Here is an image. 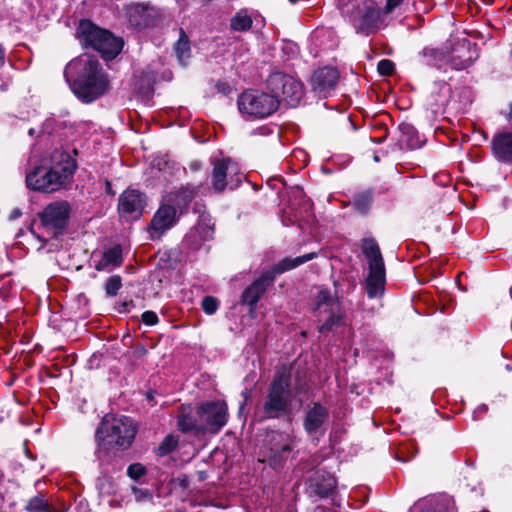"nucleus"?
<instances>
[{"mask_svg":"<svg viewBox=\"0 0 512 512\" xmlns=\"http://www.w3.org/2000/svg\"><path fill=\"white\" fill-rule=\"evenodd\" d=\"M76 169V160L62 148H55L26 175V184L32 190L52 193L65 188Z\"/></svg>","mask_w":512,"mask_h":512,"instance_id":"obj_1","label":"nucleus"},{"mask_svg":"<svg viewBox=\"0 0 512 512\" xmlns=\"http://www.w3.org/2000/svg\"><path fill=\"white\" fill-rule=\"evenodd\" d=\"M64 77L73 93L83 102L90 103L102 96L109 87V80L97 59L81 55L70 61Z\"/></svg>","mask_w":512,"mask_h":512,"instance_id":"obj_2","label":"nucleus"},{"mask_svg":"<svg viewBox=\"0 0 512 512\" xmlns=\"http://www.w3.org/2000/svg\"><path fill=\"white\" fill-rule=\"evenodd\" d=\"M291 375L285 369L278 371L270 383L258 408L261 419H277L290 414L293 406Z\"/></svg>","mask_w":512,"mask_h":512,"instance_id":"obj_3","label":"nucleus"},{"mask_svg":"<svg viewBox=\"0 0 512 512\" xmlns=\"http://www.w3.org/2000/svg\"><path fill=\"white\" fill-rule=\"evenodd\" d=\"M135 435L136 428L129 417L106 415L95 433L98 445L96 457L100 465H102L104 461L106 446L116 445L122 448H128L131 446Z\"/></svg>","mask_w":512,"mask_h":512,"instance_id":"obj_4","label":"nucleus"},{"mask_svg":"<svg viewBox=\"0 0 512 512\" xmlns=\"http://www.w3.org/2000/svg\"><path fill=\"white\" fill-rule=\"evenodd\" d=\"M339 8L359 34L369 36L385 26L373 0H339Z\"/></svg>","mask_w":512,"mask_h":512,"instance_id":"obj_5","label":"nucleus"},{"mask_svg":"<svg viewBox=\"0 0 512 512\" xmlns=\"http://www.w3.org/2000/svg\"><path fill=\"white\" fill-rule=\"evenodd\" d=\"M318 253L311 252L295 258L286 257L282 259L272 270L265 271L258 279L249 285L242 293V303L250 306L251 309L256 307L257 302L271 286L275 280L276 274H281L288 270L294 269L310 260L315 259Z\"/></svg>","mask_w":512,"mask_h":512,"instance_id":"obj_6","label":"nucleus"},{"mask_svg":"<svg viewBox=\"0 0 512 512\" xmlns=\"http://www.w3.org/2000/svg\"><path fill=\"white\" fill-rule=\"evenodd\" d=\"M266 87L273 98L281 102H286L289 106H295L303 96L302 84L293 76L283 72H273L266 81Z\"/></svg>","mask_w":512,"mask_h":512,"instance_id":"obj_7","label":"nucleus"},{"mask_svg":"<svg viewBox=\"0 0 512 512\" xmlns=\"http://www.w3.org/2000/svg\"><path fill=\"white\" fill-rule=\"evenodd\" d=\"M238 109L242 115L254 118H265L278 109V101L270 93L259 90H248L238 98Z\"/></svg>","mask_w":512,"mask_h":512,"instance_id":"obj_8","label":"nucleus"},{"mask_svg":"<svg viewBox=\"0 0 512 512\" xmlns=\"http://www.w3.org/2000/svg\"><path fill=\"white\" fill-rule=\"evenodd\" d=\"M71 208L67 201H55L48 204L41 213L39 218L42 226L53 237L60 235L68 225Z\"/></svg>","mask_w":512,"mask_h":512,"instance_id":"obj_9","label":"nucleus"},{"mask_svg":"<svg viewBox=\"0 0 512 512\" xmlns=\"http://www.w3.org/2000/svg\"><path fill=\"white\" fill-rule=\"evenodd\" d=\"M203 433H218L227 422V406L224 402L202 403L197 409Z\"/></svg>","mask_w":512,"mask_h":512,"instance_id":"obj_10","label":"nucleus"},{"mask_svg":"<svg viewBox=\"0 0 512 512\" xmlns=\"http://www.w3.org/2000/svg\"><path fill=\"white\" fill-rule=\"evenodd\" d=\"M292 451L293 441L288 434L273 433L262 461L267 462L272 468L278 469L291 457Z\"/></svg>","mask_w":512,"mask_h":512,"instance_id":"obj_11","label":"nucleus"},{"mask_svg":"<svg viewBox=\"0 0 512 512\" xmlns=\"http://www.w3.org/2000/svg\"><path fill=\"white\" fill-rule=\"evenodd\" d=\"M336 479L326 471H314L306 481V494L313 500L331 497L336 493Z\"/></svg>","mask_w":512,"mask_h":512,"instance_id":"obj_12","label":"nucleus"},{"mask_svg":"<svg viewBox=\"0 0 512 512\" xmlns=\"http://www.w3.org/2000/svg\"><path fill=\"white\" fill-rule=\"evenodd\" d=\"M315 310L318 312V316L322 312L329 314L328 319L319 328L321 333L331 331L335 326L339 325L342 319L338 300L326 289L318 292Z\"/></svg>","mask_w":512,"mask_h":512,"instance_id":"obj_13","label":"nucleus"},{"mask_svg":"<svg viewBox=\"0 0 512 512\" xmlns=\"http://www.w3.org/2000/svg\"><path fill=\"white\" fill-rule=\"evenodd\" d=\"M238 173V165L230 158L222 159L214 164L212 173V186L215 191L222 192L231 183V188L236 187L241 181Z\"/></svg>","mask_w":512,"mask_h":512,"instance_id":"obj_14","label":"nucleus"},{"mask_svg":"<svg viewBox=\"0 0 512 512\" xmlns=\"http://www.w3.org/2000/svg\"><path fill=\"white\" fill-rule=\"evenodd\" d=\"M146 196L136 189H127L119 197L118 211L121 217L137 220L146 206Z\"/></svg>","mask_w":512,"mask_h":512,"instance_id":"obj_15","label":"nucleus"},{"mask_svg":"<svg viewBox=\"0 0 512 512\" xmlns=\"http://www.w3.org/2000/svg\"><path fill=\"white\" fill-rule=\"evenodd\" d=\"M214 228L208 214L200 215L198 223L189 230L182 241V247L190 251L200 249L202 244L213 238Z\"/></svg>","mask_w":512,"mask_h":512,"instance_id":"obj_16","label":"nucleus"},{"mask_svg":"<svg viewBox=\"0 0 512 512\" xmlns=\"http://www.w3.org/2000/svg\"><path fill=\"white\" fill-rule=\"evenodd\" d=\"M177 209L170 204H162L154 214L150 223L151 238H160L177 222Z\"/></svg>","mask_w":512,"mask_h":512,"instance_id":"obj_17","label":"nucleus"},{"mask_svg":"<svg viewBox=\"0 0 512 512\" xmlns=\"http://www.w3.org/2000/svg\"><path fill=\"white\" fill-rule=\"evenodd\" d=\"M477 58L478 53L475 45L463 41L454 49L450 57L447 55V63L453 70L460 71L471 66Z\"/></svg>","mask_w":512,"mask_h":512,"instance_id":"obj_18","label":"nucleus"},{"mask_svg":"<svg viewBox=\"0 0 512 512\" xmlns=\"http://www.w3.org/2000/svg\"><path fill=\"white\" fill-rule=\"evenodd\" d=\"M415 63L418 67H430L441 70L447 63V51L442 48L425 46L418 52Z\"/></svg>","mask_w":512,"mask_h":512,"instance_id":"obj_19","label":"nucleus"},{"mask_svg":"<svg viewBox=\"0 0 512 512\" xmlns=\"http://www.w3.org/2000/svg\"><path fill=\"white\" fill-rule=\"evenodd\" d=\"M339 79V73L331 67H323L316 70L311 77V86L314 91L328 93L334 89Z\"/></svg>","mask_w":512,"mask_h":512,"instance_id":"obj_20","label":"nucleus"},{"mask_svg":"<svg viewBox=\"0 0 512 512\" xmlns=\"http://www.w3.org/2000/svg\"><path fill=\"white\" fill-rule=\"evenodd\" d=\"M368 269L365 281L367 295L369 298L381 296L384 293L386 283L385 265L374 264Z\"/></svg>","mask_w":512,"mask_h":512,"instance_id":"obj_21","label":"nucleus"},{"mask_svg":"<svg viewBox=\"0 0 512 512\" xmlns=\"http://www.w3.org/2000/svg\"><path fill=\"white\" fill-rule=\"evenodd\" d=\"M329 411L320 403H313L308 407L303 426L307 433L313 434L317 432L322 425L328 420Z\"/></svg>","mask_w":512,"mask_h":512,"instance_id":"obj_22","label":"nucleus"},{"mask_svg":"<svg viewBox=\"0 0 512 512\" xmlns=\"http://www.w3.org/2000/svg\"><path fill=\"white\" fill-rule=\"evenodd\" d=\"M80 42L85 47H91L97 51L98 43L102 42L103 29L97 27L90 20H81L77 29Z\"/></svg>","mask_w":512,"mask_h":512,"instance_id":"obj_23","label":"nucleus"},{"mask_svg":"<svg viewBox=\"0 0 512 512\" xmlns=\"http://www.w3.org/2000/svg\"><path fill=\"white\" fill-rule=\"evenodd\" d=\"M80 42L85 47H91L97 51L98 43L102 42L103 29L97 27L90 20H81L77 29Z\"/></svg>","mask_w":512,"mask_h":512,"instance_id":"obj_24","label":"nucleus"},{"mask_svg":"<svg viewBox=\"0 0 512 512\" xmlns=\"http://www.w3.org/2000/svg\"><path fill=\"white\" fill-rule=\"evenodd\" d=\"M419 512H456L454 500L448 495L425 498L416 504Z\"/></svg>","mask_w":512,"mask_h":512,"instance_id":"obj_25","label":"nucleus"},{"mask_svg":"<svg viewBox=\"0 0 512 512\" xmlns=\"http://www.w3.org/2000/svg\"><path fill=\"white\" fill-rule=\"evenodd\" d=\"M492 149L497 160L512 163V132H504L494 136Z\"/></svg>","mask_w":512,"mask_h":512,"instance_id":"obj_26","label":"nucleus"},{"mask_svg":"<svg viewBox=\"0 0 512 512\" xmlns=\"http://www.w3.org/2000/svg\"><path fill=\"white\" fill-rule=\"evenodd\" d=\"M102 42L98 43L97 51L102 55L103 58L113 59L115 58L123 47V41L121 38L115 37L109 31L103 29Z\"/></svg>","mask_w":512,"mask_h":512,"instance_id":"obj_27","label":"nucleus"},{"mask_svg":"<svg viewBox=\"0 0 512 512\" xmlns=\"http://www.w3.org/2000/svg\"><path fill=\"white\" fill-rule=\"evenodd\" d=\"M129 23L135 28H143L150 24L151 9L142 4H131L126 8Z\"/></svg>","mask_w":512,"mask_h":512,"instance_id":"obj_28","label":"nucleus"},{"mask_svg":"<svg viewBox=\"0 0 512 512\" xmlns=\"http://www.w3.org/2000/svg\"><path fill=\"white\" fill-rule=\"evenodd\" d=\"M122 262V248L120 245H114L103 253L101 260L95 265V269L98 271L108 270L120 266Z\"/></svg>","mask_w":512,"mask_h":512,"instance_id":"obj_29","label":"nucleus"},{"mask_svg":"<svg viewBox=\"0 0 512 512\" xmlns=\"http://www.w3.org/2000/svg\"><path fill=\"white\" fill-rule=\"evenodd\" d=\"M24 509L26 512H63V510L50 502L43 493H37L28 499Z\"/></svg>","mask_w":512,"mask_h":512,"instance_id":"obj_30","label":"nucleus"},{"mask_svg":"<svg viewBox=\"0 0 512 512\" xmlns=\"http://www.w3.org/2000/svg\"><path fill=\"white\" fill-rule=\"evenodd\" d=\"M361 249L363 254L368 260V267L373 266L374 264L383 265V257L380 252V248L377 242L372 238H367L362 241Z\"/></svg>","mask_w":512,"mask_h":512,"instance_id":"obj_31","label":"nucleus"},{"mask_svg":"<svg viewBox=\"0 0 512 512\" xmlns=\"http://www.w3.org/2000/svg\"><path fill=\"white\" fill-rule=\"evenodd\" d=\"M194 197H195L194 189H190V188L186 187V188H182L181 190L177 191L174 194H171L170 200L174 203L173 206L176 207L177 212L179 211V214H182L187 209V207L189 206L191 201L194 199Z\"/></svg>","mask_w":512,"mask_h":512,"instance_id":"obj_32","label":"nucleus"},{"mask_svg":"<svg viewBox=\"0 0 512 512\" xmlns=\"http://www.w3.org/2000/svg\"><path fill=\"white\" fill-rule=\"evenodd\" d=\"M177 426L178 429L184 433L193 432L194 434H204L203 430H200V419L189 414L181 413L178 416Z\"/></svg>","mask_w":512,"mask_h":512,"instance_id":"obj_33","label":"nucleus"},{"mask_svg":"<svg viewBox=\"0 0 512 512\" xmlns=\"http://www.w3.org/2000/svg\"><path fill=\"white\" fill-rule=\"evenodd\" d=\"M174 50L179 63L183 66L187 64L190 58L191 49L188 36L185 34L183 29H180V37L174 46Z\"/></svg>","mask_w":512,"mask_h":512,"instance_id":"obj_34","label":"nucleus"},{"mask_svg":"<svg viewBox=\"0 0 512 512\" xmlns=\"http://www.w3.org/2000/svg\"><path fill=\"white\" fill-rule=\"evenodd\" d=\"M373 203V192L372 190H366L356 194L352 200L353 208L361 213L366 214Z\"/></svg>","mask_w":512,"mask_h":512,"instance_id":"obj_35","label":"nucleus"},{"mask_svg":"<svg viewBox=\"0 0 512 512\" xmlns=\"http://www.w3.org/2000/svg\"><path fill=\"white\" fill-rule=\"evenodd\" d=\"M230 26L235 31H247L252 26V19L246 11H239L232 17Z\"/></svg>","mask_w":512,"mask_h":512,"instance_id":"obj_36","label":"nucleus"},{"mask_svg":"<svg viewBox=\"0 0 512 512\" xmlns=\"http://www.w3.org/2000/svg\"><path fill=\"white\" fill-rule=\"evenodd\" d=\"M179 438L173 434L167 435L158 446L156 453L158 456H166L173 452L178 446Z\"/></svg>","mask_w":512,"mask_h":512,"instance_id":"obj_37","label":"nucleus"},{"mask_svg":"<svg viewBox=\"0 0 512 512\" xmlns=\"http://www.w3.org/2000/svg\"><path fill=\"white\" fill-rule=\"evenodd\" d=\"M122 287V278L119 275L109 277L105 282V293L108 297H114Z\"/></svg>","mask_w":512,"mask_h":512,"instance_id":"obj_38","label":"nucleus"},{"mask_svg":"<svg viewBox=\"0 0 512 512\" xmlns=\"http://www.w3.org/2000/svg\"><path fill=\"white\" fill-rule=\"evenodd\" d=\"M403 133L408 136L407 145L411 149H416L421 146V142L419 141L414 128L411 125L404 124L401 126Z\"/></svg>","mask_w":512,"mask_h":512,"instance_id":"obj_39","label":"nucleus"},{"mask_svg":"<svg viewBox=\"0 0 512 512\" xmlns=\"http://www.w3.org/2000/svg\"><path fill=\"white\" fill-rule=\"evenodd\" d=\"M97 488L103 495H111L114 491V484L110 477L102 476L97 479Z\"/></svg>","mask_w":512,"mask_h":512,"instance_id":"obj_40","label":"nucleus"},{"mask_svg":"<svg viewBox=\"0 0 512 512\" xmlns=\"http://www.w3.org/2000/svg\"><path fill=\"white\" fill-rule=\"evenodd\" d=\"M218 306L219 301L213 296L204 297L201 303L203 311L208 315L214 314L217 311Z\"/></svg>","mask_w":512,"mask_h":512,"instance_id":"obj_41","label":"nucleus"},{"mask_svg":"<svg viewBox=\"0 0 512 512\" xmlns=\"http://www.w3.org/2000/svg\"><path fill=\"white\" fill-rule=\"evenodd\" d=\"M146 473L145 467L140 463L131 464L127 469V474L134 480L140 479Z\"/></svg>","mask_w":512,"mask_h":512,"instance_id":"obj_42","label":"nucleus"},{"mask_svg":"<svg viewBox=\"0 0 512 512\" xmlns=\"http://www.w3.org/2000/svg\"><path fill=\"white\" fill-rule=\"evenodd\" d=\"M377 70L381 75L389 76L394 72V63L389 59H382L377 65Z\"/></svg>","mask_w":512,"mask_h":512,"instance_id":"obj_43","label":"nucleus"},{"mask_svg":"<svg viewBox=\"0 0 512 512\" xmlns=\"http://www.w3.org/2000/svg\"><path fill=\"white\" fill-rule=\"evenodd\" d=\"M141 319L144 324L149 326L156 325L159 322V318L154 311H145Z\"/></svg>","mask_w":512,"mask_h":512,"instance_id":"obj_44","label":"nucleus"},{"mask_svg":"<svg viewBox=\"0 0 512 512\" xmlns=\"http://www.w3.org/2000/svg\"><path fill=\"white\" fill-rule=\"evenodd\" d=\"M403 0H386V5L384 7L383 12L385 14L391 13L396 7H398Z\"/></svg>","mask_w":512,"mask_h":512,"instance_id":"obj_45","label":"nucleus"},{"mask_svg":"<svg viewBox=\"0 0 512 512\" xmlns=\"http://www.w3.org/2000/svg\"><path fill=\"white\" fill-rule=\"evenodd\" d=\"M217 90L223 94H227L230 91V87L228 84L224 82H220L216 85Z\"/></svg>","mask_w":512,"mask_h":512,"instance_id":"obj_46","label":"nucleus"},{"mask_svg":"<svg viewBox=\"0 0 512 512\" xmlns=\"http://www.w3.org/2000/svg\"><path fill=\"white\" fill-rule=\"evenodd\" d=\"M4 56H5V51L4 49L0 46V66H2L4 64Z\"/></svg>","mask_w":512,"mask_h":512,"instance_id":"obj_47","label":"nucleus"},{"mask_svg":"<svg viewBox=\"0 0 512 512\" xmlns=\"http://www.w3.org/2000/svg\"><path fill=\"white\" fill-rule=\"evenodd\" d=\"M507 119H508L509 122L512 123V103L510 104V110H509Z\"/></svg>","mask_w":512,"mask_h":512,"instance_id":"obj_48","label":"nucleus"},{"mask_svg":"<svg viewBox=\"0 0 512 512\" xmlns=\"http://www.w3.org/2000/svg\"><path fill=\"white\" fill-rule=\"evenodd\" d=\"M402 453V451H400L398 453V459L401 460V461H404V462H407L408 461V458H402V456L400 455Z\"/></svg>","mask_w":512,"mask_h":512,"instance_id":"obj_49","label":"nucleus"},{"mask_svg":"<svg viewBox=\"0 0 512 512\" xmlns=\"http://www.w3.org/2000/svg\"><path fill=\"white\" fill-rule=\"evenodd\" d=\"M151 92H152V87L149 85V86L146 88V90H145L144 94H150Z\"/></svg>","mask_w":512,"mask_h":512,"instance_id":"obj_50","label":"nucleus"},{"mask_svg":"<svg viewBox=\"0 0 512 512\" xmlns=\"http://www.w3.org/2000/svg\"><path fill=\"white\" fill-rule=\"evenodd\" d=\"M487 407L485 405H482L478 408V411H486Z\"/></svg>","mask_w":512,"mask_h":512,"instance_id":"obj_51","label":"nucleus"},{"mask_svg":"<svg viewBox=\"0 0 512 512\" xmlns=\"http://www.w3.org/2000/svg\"><path fill=\"white\" fill-rule=\"evenodd\" d=\"M33 133H34V129H33V128H31V129L29 130V135H33Z\"/></svg>","mask_w":512,"mask_h":512,"instance_id":"obj_52","label":"nucleus"},{"mask_svg":"<svg viewBox=\"0 0 512 512\" xmlns=\"http://www.w3.org/2000/svg\"><path fill=\"white\" fill-rule=\"evenodd\" d=\"M374 160H375V161H379L378 156H375V157H374Z\"/></svg>","mask_w":512,"mask_h":512,"instance_id":"obj_53","label":"nucleus"}]
</instances>
